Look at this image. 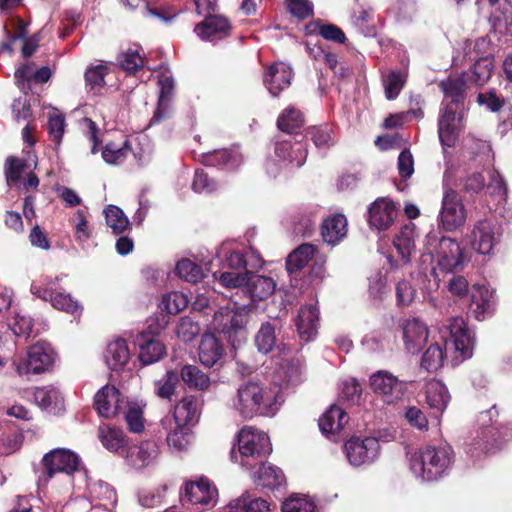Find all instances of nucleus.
<instances>
[{
    "label": "nucleus",
    "mask_w": 512,
    "mask_h": 512,
    "mask_svg": "<svg viewBox=\"0 0 512 512\" xmlns=\"http://www.w3.org/2000/svg\"><path fill=\"white\" fill-rule=\"evenodd\" d=\"M440 341L430 344L421 359V367L435 372L444 363L448 353L457 361H464L473 355L475 336L461 317H452L440 331Z\"/></svg>",
    "instance_id": "f257e3e1"
},
{
    "label": "nucleus",
    "mask_w": 512,
    "mask_h": 512,
    "mask_svg": "<svg viewBox=\"0 0 512 512\" xmlns=\"http://www.w3.org/2000/svg\"><path fill=\"white\" fill-rule=\"evenodd\" d=\"M424 253L421 256V273L431 281L433 278L436 288L439 286L437 270L445 273L458 271L464 268L468 258L464 249L453 238L440 236L430 232L425 239Z\"/></svg>",
    "instance_id": "f03ea898"
},
{
    "label": "nucleus",
    "mask_w": 512,
    "mask_h": 512,
    "mask_svg": "<svg viewBox=\"0 0 512 512\" xmlns=\"http://www.w3.org/2000/svg\"><path fill=\"white\" fill-rule=\"evenodd\" d=\"M283 401L280 385L247 381L238 387L236 395L231 399V407L242 418L250 419L256 414L274 415Z\"/></svg>",
    "instance_id": "7ed1b4c3"
},
{
    "label": "nucleus",
    "mask_w": 512,
    "mask_h": 512,
    "mask_svg": "<svg viewBox=\"0 0 512 512\" xmlns=\"http://www.w3.org/2000/svg\"><path fill=\"white\" fill-rule=\"evenodd\" d=\"M464 86L463 79L446 80L440 83L445 102L439 118L438 134L441 144L446 147H452L455 144L463 126Z\"/></svg>",
    "instance_id": "20e7f679"
},
{
    "label": "nucleus",
    "mask_w": 512,
    "mask_h": 512,
    "mask_svg": "<svg viewBox=\"0 0 512 512\" xmlns=\"http://www.w3.org/2000/svg\"><path fill=\"white\" fill-rule=\"evenodd\" d=\"M454 461L451 446H425L408 454L411 473L422 481H435L442 477Z\"/></svg>",
    "instance_id": "39448f33"
},
{
    "label": "nucleus",
    "mask_w": 512,
    "mask_h": 512,
    "mask_svg": "<svg viewBox=\"0 0 512 512\" xmlns=\"http://www.w3.org/2000/svg\"><path fill=\"white\" fill-rule=\"evenodd\" d=\"M238 451L232 450L231 458L243 468L253 471L262 458L269 455L272 445L267 433L253 427H244L238 433Z\"/></svg>",
    "instance_id": "423d86ee"
},
{
    "label": "nucleus",
    "mask_w": 512,
    "mask_h": 512,
    "mask_svg": "<svg viewBox=\"0 0 512 512\" xmlns=\"http://www.w3.org/2000/svg\"><path fill=\"white\" fill-rule=\"evenodd\" d=\"M250 306H238L236 303L221 307L213 317V327L216 331L223 333L228 340L235 345L246 338V324Z\"/></svg>",
    "instance_id": "0eeeda50"
},
{
    "label": "nucleus",
    "mask_w": 512,
    "mask_h": 512,
    "mask_svg": "<svg viewBox=\"0 0 512 512\" xmlns=\"http://www.w3.org/2000/svg\"><path fill=\"white\" fill-rule=\"evenodd\" d=\"M61 279L62 276H47L40 281H34L31 284L30 291L35 297L50 302L56 310L70 314L73 317H80L83 308L79 301L69 293L56 291V285Z\"/></svg>",
    "instance_id": "6e6552de"
},
{
    "label": "nucleus",
    "mask_w": 512,
    "mask_h": 512,
    "mask_svg": "<svg viewBox=\"0 0 512 512\" xmlns=\"http://www.w3.org/2000/svg\"><path fill=\"white\" fill-rule=\"evenodd\" d=\"M55 352L50 344L38 342L30 346L25 355L12 361L16 374L25 380L31 375L47 372L54 364Z\"/></svg>",
    "instance_id": "1a4fd4ad"
},
{
    "label": "nucleus",
    "mask_w": 512,
    "mask_h": 512,
    "mask_svg": "<svg viewBox=\"0 0 512 512\" xmlns=\"http://www.w3.org/2000/svg\"><path fill=\"white\" fill-rule=\"evenodd\" d=\"M44 472L39 476V482L46 484L56 473L71 475L79 472L81 460L77 454L64 448H56L46 453L42 458Z\"/></svg>",
    "instance_id": "9d476101"
},
{
    "label": "nucleus",
    "mask_w": 512,
    "mask_h": 512,
    "mask_svg": "<svg viewBox=\"0 0 512 512\" xmlns=\"http://www.w3.org/2000/svg\"><path fill=\"white\" fill-rule=\"evenodd\" d=\"M369 386L376 396L386 404L400 401L406 391V385L386 370H379L369 378Z\"/></svg>",
    "instance_id": "9b49d317"
},
{
    "label": "nucleus",
    "mask_w": 512,
    "mask_h": 512,
    "mask_svg": "<svg viewBox=\"0 0 512 512\" xmlns=\"http://www.w3.org/2000/svg\"><path fill=\"white\" fill-rule=\"evenodd\" d=\"M500 236L501 232L496 223L483 219L474 224L471 233L467 236V241L477 253L489 255L499 242Z\"/></svg>",
    "instance_id": "f8f14e48"
},
{
    "label": "nucleus",
    "mask_w": 512,
    "mask_h": 512,
    "mask_svg": "<svg viewBox=\"0 0 512 512\" xmlns=\"http://www.w3.org/2000/svg\"><path fill=\"white\" fill-rule=\"evenodd\" d=\"M379 451V441L374 437H354L344 444L346 458L354 467L372 463L379 456Z\"/></svg>",
    "instance_id": "ddd939ff"
},
{
    "label": "nucleus",
    "mask_w": 512,
    "mask_h": 512,
    "mask_svg": "<svg viewBox=\"0 0 512 512\" xmlns=\"http://www.w3.org/2000/svg\"><path fill=\"white\" fill-rule=\"evenodd\" d=\"M439 219L446 231H453L464 225L466 210L456 191L452 189L445 190Z\"/></svg>",
    "instance_id": "4468645a"
},
{
    "label": "nucleus",
    "mask_w": 512,
    "mask_h": 512,
    "mask_svg": "<svg viewBox=\"0 0 512 512\" xmlns=\"http://www.w3.org/2000/svg\"><path fill=\"white\" fill-rule=\"evenodd\" d=\"M495 308V291L486 283L474 284L471 289L470 313L482 321L490 317Z\"/></svg>",
    "instance_id": "2eb2a0df"
},
{
    "label": "nucleus",
    "mask_w": 512,
    "mask_h": 512,
    "mask_svg": "<svg viewBox=\"0 0 512 512\" xmlns=\"http://www.w3.org/2000/svg\"><path fill=\"white\" fill-rule=\"evenodd\" d=\"M397 217L394 202L387 197L377 198L368 208V223L371 229L388 230Z\"/></svg>",
    "instance_id": "dca6fc26"
},
{
    "label": "nucleus",
    "mask_w": 512,
    "mask_h": 512,
    "mask_svg": "<svg viewBox=\"0 0 512 512\" xmlns=\"http://www.w3.org/2000/svg\"><path fill=\"white\" fill-rule=\"evenodd\" d=\"M401 328L404 349L410 354H417L428 340V326L419 318H408L402 322Z\"/></svg>",
    "instance_id": "f3484780"
},
{
    "label": "nucleus",
    "mask_w": 512,
    "mask_h": 512,
    "mask_svg": "<svg viewBox=\"0 0 512 512\" xmlns=\"http://www.w3.org/2000/svg\"><path fill=\"white\" fill-rule=\"evenodd\" d=\"M217 489L209 479L200 478L197 481L188 482L182 496L184 503L200 506H214L217 502Z\"/></svg>",
    "instance_id": "a211bd4d"
},
{
    "label": "nucleus",
    "mask_w": 512,
    "mask_h": 512,
    "mask_svg": "<svg viewBox=\"0 0 512 512\" xmlns=\"http://www.w3.org/2000/svg\"><path fill=\"white\" fill-rule=\"evenodd\" d=\"M160 455V448L154 441H144L124 450L123 456L128 465L135 469H142L156 463Z\"/></svg>",
    "instance_id": "6ab92c4d"
},
{
    "label": "nucleus",
    "mask_w": 512,
    "mask_h": 512,
    "mask_svg": "<svg viewBox=\"0 0 512 512\" xmlns=\"http://www.w3.org/2000/svg\"><path fill=\"white\" fill-rule=\"evenodd\" d=\"M125 400L114 386H104L95 395L94 405L101 417L112 418L120 415Z\"/></svg>",
    "instance_id": "aec40b11"
},
{
    "label": "nucleus",
    "mask_w": 512,
    "mask_h": 512,
    "mask_svg": "<svg viewBox=\"0 0 512 512\" xmlns=\"http://www.w3.org/2000/svg\"><path fill=\"white\" fill-rule=\"evenodd\" d=\"M134 342L139 349V361L144 365L156 363L166 354L164 344L156 339L149 331L138 333Z\"/></svg>",
    "instance_id": "412c9836"
},
{
    "label": "nucleus",
    "mask_w": 512,
    "mask_h": 512,
    "mask_svg": "<svg viewBox=\"0 0 512 512\" xmlns=\"http://www.w3.org/2000/svg\"><path fill=\"white\" fill-rule=\"evenodd\" d=\"M160 425L166 433V442L170 450L183 452L190 448L193 442L190 427L174 424L170 420H161Z\"/></svg>",
    "instance_id": "4be33fe9"
},
{
    "label": "nucleus",
    "mask_w": 512,
    "mask_h": 512,
    "mask_svg": "<svg viewBox=\"0 0 512 512\" xmlns=\"http://www.w3.org/2000/svg\"><path fill=\"white\" fill-rule=\"evenodd\" d=\"M199 402L194 396L183 397L162 420H170L174 424L190 427L197 423L199 418Z\"/></svg>",
    "instance_id": "5701e85b"
},
{
    "label": "nucleus",
    "mask_w": 512,
    "mask_h": 512,
    "mask_svg": "<svg viewBox=\"0 0 512 512\" xmlns=\"http://www.w3.org/2000/svg\"><path fill=\"white\" fill-rule=\"evenodd\" d=\"M292 69L284 62L270 65L264 74V85L272 96H278L291 84Z\"/></svg>",
    "instance_id": "b1692460"
},
{
    "label": "nucleus",
    "mask_w": 512,
    "mask_h": 512,
    "mask_svg": "<svg viewBox=\"0 0 512 512\" xmlns=\"http://www.w3.org/2000/svg\"><path fill=\"white\" fill-rule=\"evenodd\" d=\"M230 29L231 25L227 18L223 16H205V19L195 26L194 32L204 41H215L227 37Z\"/></svg>",
    "instance_id": "393cba45"
},
{
    "label": "nucleus",
    "mask_w": 512,
    "mask_h": 512,
    "mask_svg": "<svg viewBox=\"0 0 512 512\" xmlns=\"http://www.w3.org/2000/svg\"><path fill=\"white\" fill-rule=\"evenodd\" d=\"M494 69V58L492 56H485L478 59L469 72L463 73L456 78H449L448 80L465 81L464 92L470 86H482L491 78Z\"/></svg>",
    "instance_id": "a878e982"
},
{
    "label": "nucleus",
    "mask_w": 512,
    "mask_h": 512,
    "mask_svg": "<svg viewBox=\"0 0 512 512\" xmlns=\"http://www.w3.org/2000/svg\"><path fill=\"white\" fill-rule=\"evenodd\" d=\"M130 357L128 344L122 338H115L108 342L103 352L104 362L112 371L122 370L128 364Z\"/></svg>",
    "instance_id": "bb28decb"
},
{
    "label": "nucleus",
    "mask_w": 512,
    "mask_h": 512,
    "mask_svg": "<svg viewBox=\"0 0 512 512\" xmlns=\"http://www.w3.org/2000/svg\"><path fill=\"white\" fill-rule=\"evenodd\" d=\"M274 155L291 168H298L305 163L307 151L300 142L292 144L288 140H282L275 143Z\"/></svg>",
    "instance_id": "cd10ccee"
},
{
    "label": "nucleus",
    "mask_w": 512,
    "mask_h": 512,
    "mask_svg": "<svg viewBox=\"0 0 512 512\" xmlns=\"http://www.w3.org/2000/svg\"><path fill=\"white\" fill-rule=\"evenodd\" d=\"M201 161L206 166H213L233 171L238 169L243 163V156L237 149H221L202 155Z\"/></svg>",
    "instance_id": "c85d7f7f"
},
{
    "label": "nucleus",
    "mask_w": 512,
    "mask_h": 512,
    "mask_svg": "<svg viewBox=\"0 0 512 512\" xmlns=\"http://www.w3.org/2000/svg\"><path fill=\"white\" fill-rule=\"evenodd\" d=\"M319 311L315 305L302 306L296 320L299 336L304 341H311L317 334Z\"/></svg>",
    "instance_id": "c756f323"
},
{
    "label": "nucleus",
    "mask_w": 512,
    "mask_h": 512,
    "mask_svg": "<svg viewBox=\"0 0 512 512\" xmlns=\"http://www.w3.org/2000/svg\"><path fill=\"white\" fill-rule=\"evenodd\" d=\"M34 400L41 409L52 414H58L64 410L62 393L53 385L36 388Z\"/></svg>",
    "instance_id": "7c9ffc66"
},
{
    "label": "nucleus",
    "mask_w": 512,
    "mask_h": 512,
    "mask_svg": "<svg viewBox=\"0 0 512 512\" xmlns=\"http://www.w3.org/2000/svg\"><path fill=\"white\" fill-rule=\"evenodd\" d=\"M27 30L25 23L18 19L16 21V31L14 33L7 32V39L1 43V49L9 54L15 50L14 45L22 42V55L27 58L33 55L37 49V42L32 39H26Z\"/></svg>",
    "instance_id": "2f4dec72"
},
{
    "label": "nucleus",
    "mask_w": 512,
    "mask_h": 512,
    "mask_svg": "<svg viewBox=\"0 0 512 512\" xmlns=\"http://www.w3.org/2000/svg\"><path fill=\"white\" fill-rule=\"evenodd\" d=\"M87 490L91 502H98L99 507L113 512L117 504V496L115 490L108 483L101 480L92 481L88 483Z\"/></svg>",
    "instance_id": "473e14b6"
},
{
    "label": "nucleus",
    "mask_w": 512,
    "mask_h": 512,
    "mask_svg": "<svg viewBox=\"0 0 512 512\" xmlns=\"http://www.w3.org/2000/svg\"><path fill=\"white\" fill-rule=\"evenodd\" d=\"M348 421L345 411L332 405L319 419V428L322 434L332 437L338 434Z\"/></svg>",
    "instance_id": "72a5a7b5"
},
{
    "label": "nucleus",
    "mask_w": 512,
    "mask_h": 512,
    "mask_svg": "<svg viewBox=\"0 0 512 512\" xmlns=\"http://www.w3.org/2000/svg\"><path fill=\"white\" fill-rule=\"evenodd\" d=\"M158 85L160 88L158 107L151 119V124L159 122L168 113L169 102L174 89V79L168 70H165L160 74Z\"/></svg>",
    "instance_id": "f704fd0d"
},
{
    "label": "nucleus",
    "mask_w": 512,
    "mask_h": 512,
    "mask_svg": "<svg viewBox=\"0 0 512 512\" xmlns=\"http://www.w3.org/2000/svg\"><path fill=\"white\" fill-rule=\"evenodd\" d=\"M224 349L215 335L207 333L201 338L198 356L206 367H213L223 356Z\"/></svg>",
    "instance_id": "c9c22d12"
},
{
    "label": "nucleus",
    "mask_w": 512,
    "mask_h": 512,
    "mask_svg": "<svg viewBox=\"0 0 512 512\" xmlns=\"http://www.w3.org/2000/svg\"><path fill=\"white\" fill-rule=\"evenodd\" d=\"M146 403L139 399H126L120 414L131 432L141 433L144 430V408Z\"/></svg>",
    "instance_id": "e433bc0d"
},
{
    "label": "nucleus",
    "mask_w": 512,
    "mask_h": 512,
    "mask_svg": "<svg viewBox=\"0 0 512 512\" xmlns=\"http://www.w3.org/2000/svg\"><path fill=\"white\" fill-rule=\"evenodd\" d=\"M347 234V220L344 215L337 214L327 218L322 225L323 240L332 246L342 241Z\"/></svg>",
    "instance_id": "4c0bfd02"
},
{
    "label": "nucleus",
    "mask_w": 512,
    "mask_h": 512,
    "mask_svg": "<svg viewBox=\"0 0 512 512\" xmlns=\"http://www.w3.org/2000/svg\"><path fill=\"white\" fill-rule=\"evenodd\" d=\"M132 154L133 150L128 140L120 143L109 142L101 149L103 161L113 166L122 165Z\"/></svg>",
    "instance_id": "58836bf2"
},
{
    "label": "nucleus",
    "mask_w": 512,
    "mask_h": 512,
    "mask_svg": "<svg viewBox=\"0 0 512 512\" xmlns=\"http://www.w3.org/2000/svg\"><path fill=\"white\" fill-rule=\"evenodd\" d=\"M450 400L447 387L439 380H431L426 385V401L435 413H442Z\"/></svg>",
    "instance_id": "ea45409f"
},
{
    "label": "nucleus",
    "mask_w": 512,
    "mask_h": 512,
    "mask_svg": "<svg viewBox=\"0 0 512 512\" xmlns=\"http://www.w3.org/2000/svg\"><path fill=\"white\" fill-rule=\"evenodd\" d=\"M246 287L253 300H263L273 294L276 283L271 277L252 275L249 272Z\"/></svg>",
    "instance_id": "a19ab883"
},
{
    "label": "nucleus",
    "mask_w": 512,
    "mask_h": 512,
    "mask_svg": "<svg viewBox=\"0 0 512 512\" xmlns=\"http://www.w3.org/2000/svg\"><path fill=\"white\" fill-rule=\"evenodd\" d=\"M259 465L258 470L253 471L255 481L258 485L275 489L284 483V474L278 467L263 462Z\"/></svg>",
    "instance_id": "79ce46f5"
},
{
    "label": "nucleus",
    "mask_w": 512,
    "mask_h": 512,
    "mask_svg": "<svg viewBox=\"0 0 512 512\" xmlns=\"http://www.w3.org/2000/svg\"><path fill=\"white\" fill-rule=\"evenodd\" d=\"M228 512H270V504L261 497L243 494L228 504Z\"/></svg>",
    "instance_id": "37998d69"
},
{
    "label": "nucleus",
    "mask_w": 512,
    "mask_h": 512,
    "mask_svg": "<svg viewBox=\"0 0 512 512\" xmlns=\"http://www.w3.org/2000/svg\"><path fill=\"white\" fill-rule=\"evenodd\" d=\"M98 436L102 445L107 450L115 453L121 452L123 455L126 442L122 430L108 425H101L98 429Z\"/></svg>",
    "instance_id": "c03bdc74"
},
{
    "label": "nucleus",
    "mask_w": 512,
    "mask_h": 512,
    "mask_svg": "<svg viewBox=\"0 0 512 512\" xmlns=\"http://www.w3.org/2000/svg\"><path fill=\"white\" fill-rule=\"evenodd\" d=\"M394 246L401 256L402 260L407 263L412 252L415 251V227L414 225H405L395 237Z\"/></svg>",
    "instance_id": "a18cd8bd"
},
{
    "label": "nucleus",
    "mask_w": 512,
    "mask_h": 512,
    "mask_svg": "<svg viewBox=\"0 0 512 512\" xmlns=\"http://www.w3.org/2000/svg\"><path fill=\"white\" fill-rule=\"evenodd\" d=\"M317 255L316 247L312 244H302L289 254L286 267L289 272H294L305 267L309 261Z\"/></svg>",
    "instance_id": "49530a36"
},
{
    "label": "nucleus",
    "mask_w": 512,
    "mask_h": 512,
    "mask_svg": "<svg viewBox=\"0 0 512 512\" xmlns=\"http://www.w3.org/2000/svg\"><path fill=\"white\" fill-rule=\"evenodd\" d=\"M181 379L190 388L204 391L210 386V378L195 365H185L180 372Z\"/></svg>",
    "instance_id": "de8ad7c7"
},
{
    "label": "nucleus",
    "mask_w": 512,
    "mask_h": 512,
    "mask_svg": "<svg viewBox=\"0 0 512 512\" xmlns=\"http://www.w3.org/2000/svg\"><path fill=\"white\" fill-rule=\"evenodd\" d=\"M319 216V208L307 206L300 208L293 216L294 230L296 233H307L316 223Z\"/></svg>",
    "instance_id": "09e8293b"
},
{
    "label": "nucleus",
    "mask_w": 512,
    "mask_h": 512,
    "mask_svg": "<svg viewBox=\"0 0 512 512\" xmlns=\"http://www.w3.org/2000/svg\"><path fill=\"white\" fill-rule=\"evenodd\" d=\"M107 226L114 234H121L130 228V221L125 213L115 205H108L104 209Z\"/></svg>",
    "instance_id": "8fccbe9b"
},
{
    "label": "nucleus",
    "mask_w": 512,
    "mask_h": 512,
    "mask_svg": "<svg viewBox=\"0 0 512 512\" xmlns=\"http://www.w3.org/2000/svg\"><path fill=\"white\" fill-rule=\"evenodd\" d=\"M109 72L108 65L98 63L89 66L85 71V82L90 90L98 93L105 86V77Z\"/></svg>",
    "instance_id": "3c124183"
},
{
    "label": "nucleus",
    "mask_w": 512,
    "mask_h": 512,
    "mask_svg": "<svg viewBox=\"0 0 512 512\" xmlns=\"http://www.w3.org/2000/svg\"><path fill=\"white\" fill-rule=\"evenodd\" d=\"M175 271L179 278L189 283H198L203 278L202 268L188 258L180 259L176 264Z\"/></svg>",
    "instance_id": "603ef678"
},
{
    "label": "nucleus",
    "mask_w": 512,
    "mask_h": 512,
    "mask_svg": "<svg viewBox=\"0 0 512 512\" xmlns=\"http://www.w3.org/2000/svg\"><path fill=\"white\" fill-rule=\"evenodd\" d=\"M47 129L50 139L55 145L59 146L66 130V119L65 116L55 108L48 113Z\"/></svg>",
    "instance_id": "864d4df0"
},
{
    "label": "nucleus",
    "mask_w": 512,
    "mask_h": 512,
    "mask_svg": "<svg viewBox=\"0 0 512 512\" xmlns=\"http://www.w3.org/2000/svg\"><path fill=\"white\" fill-rule=\"evenodd\" d=\"M303 122L302 113L294 107H290L281 113L277 120V126L284 132L294 133L303 125Z\"/></svg>",
    "instance_id": "5fc2aeb1"
},
{
    "label": "nucleus",
    "mask_w": 512,
    "mask_h": 512,
    "mask_svg": "<svg viewBox=\"0 0 512 512\" xmlns=\"http://www.w3.org/2000/svg\"><path fill=\"white\" fill-rule=\"evenodd\" d=\"M491 435L492 431L487 429L481 432H477L476 436H474L471 441L466 444V454L473 458H477L480 457L483 453L488 452L491 449V445L488 441Z\"/></svg>",
    "instance_id": "6e6d98bb"
},
{
    "label": "nucleus",
    "mask_w": 512,
    "mask_h": 512,
    "mask_svg": "<svg viewBox=\"0 0 512 512\" xmlns=\"http://www.w3.org/2000/svg\"><path fill=\"white\" fill-rule=\"evenodd\" d=\"M257 349L266 354L269 353L276 344L275 328L271 323H263L255 336Z\"/></svg>",
    "instance_id": "4d7b16f0"
},
{
    "label": "nucleus",
    "mask_w": 512,
    "mask_h": 512,
    "mask_svg": "<svg viewBox=\"0 0 512 512\" xmlns=\"http://www.w3.org/2000/svg\"><path fill=\"white\" fill-rule=\"evenodd\" d=\"M470 153L473 160L483 167L492 165L494 157L491 146L488 142L482 140L473 141L470 146Z\"/></svg>",
    "instance_id": "13d9d810"
},
{
    "label": "nucleus",
    "mask_w": 512,
    "mask_h": 512,
    "mask_svg": "<svg viewBox=\"0 0 512 512\" xmlns=\"http://www.w3.org/2000/svg\"><path fill=\"white\" fill-rule=\"evenodd\" d=\"M385 96L388 100L395 99L405 84V75L399 71H391L383 77Z\"/></svg>",
    "instance_id": "bf43d9fd"
},
{
    "label": "nucleus",
    "mask_w": 512,
    "mask_h": 512,
    "mask_svg": "<svg viewBox=\"0 0 512 512\" xmlns=\"http://www.w3.org/2000/svg\"><path fill=\"white\" fill-rule=\"evenodd\" d=\"M178 374L172 370L167 371L162 378L155 381V393L163 399H170L175 392Z\"/></svg>",
    "instance_id": "052dcab7"
},
{
    "label": "nucleus",
    "mask_w": 512,
    "mask_h": 512,
    "mask_svg": "<svg viewBox=\"0 0 512 512\" xmlns=\"http://www.w3.org/2000/svg\"><path fill=\"white\" fill-rule=\"evenodd\" d=\"M249 271L243 273L236 272H214L213 278L226 288L246 287Z\"/></svg>",
    "instance_id": "680f3d73"
},
{
    "label": "nucleus",
    "mask_w": 512,
    "mask_h": 512,
    "mask_svg": "<svg viewBox=\"0 0 512 512\" xmlns=\"http://www.w3.org/2000/svg\"><path fill=\"white\" fill-rule=\"evenodd\" d=\"M123 70L132 74L144 67V59L136 49L129 48L118 58Z\"/></svg>",
    "instance_id": "e2e57ef3"
},
{
    "label": "nucleus",
    "mask_w": 512,
    "mask_h": 512,
    "mask_svg": "<svg viewBox=\"0 0 512 512\" xmlns=\"http://www.w3.org/2000/svg\"><path fill=\"white\" fill-rule=\"evenodd\" d=\"M283 512H315V504L304 495L289 497L282 505Z\"/></svg>",
    "instance_id": "0e129e2a"
},
{
    "label": "nucleus",
    "mask_w": 512,
    "mask_h": 512,
    "mask_svg": "<svg viewBox=\"0 0 512 512\" xmlns=\"http://www.w3.org/2000/svg\"><path fill=\"white\" fill-rule=\"evenodd\" d=\"M187 296L178 291H172L162 298V306L169 314H177L188 306Z\"/></svg>",
    "instance_id": "69168bd1"
},
{
    "label": "nucleus",
    "mask_w": 512,
    "mask_h": 512,
    "mask_svg": "<svg viewBox=\"0 0 512 512\" xmlns=\"http://www.w3.org/2000/svg\"><path fill=\"white\" fill-rule=\"evenodd\" d=\"M8 326L14 335L28 338L32 332L33 321L30 317L17 312L9 320Z\"/></svg>",
    "instance_id": "338daca9"
},
{
    "label": "nucleus",
    "mask_w": 512,
    "mask_h": 512,
    "mask_svg": "<svg viewBox=\"0 0 512 512\" xmlns=\"http://www.w3.org/2000/svg\"><path fill=\"white\" fill-rule=\"evenodd\" d=\"M218 188L217 182L210 178L203 170H197L192 182V189L199 194H209L216 191Z\"/></svg>",
    "instance_id": "774afa93"
}]
</instances>
